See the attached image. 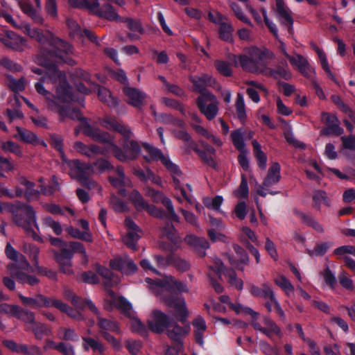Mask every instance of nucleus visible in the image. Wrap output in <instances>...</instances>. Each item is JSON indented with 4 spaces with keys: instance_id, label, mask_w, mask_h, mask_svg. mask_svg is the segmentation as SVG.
Masks as SVG:
<instances>
[{
    "instance_id": "obj_1",
    "label": "nucleus",
    "mask_w": 355,
    "mask_h": 355,
    "mask_svg": "<svg viewBox=\"0 0 355 355\" xmlns=\"http://www.w3.org/2000/svg\"><path fill=\"white\" fill-rule=\"evenodd\" d=\"M146 281L151 285H155L162 292V300L167 306L177 309L180 321H185L186 318L189 316V311L187 308L185 300L181 295V293L189 292L187 284L177 280H153L148 277L146 278Z\"/></svg>"
},
{
    "instance_id": "obj_2",
    "label": "nucleus",
    "mask_w": 355,
    "mask_h": 355,
    "mask_svg": "<svg viewBox=\"0 0 355 355\" xmlns=\"http://www.w3.org/2000/svg\"><path fill=\"white\" fill-rule=\"evenodd\" d=\"M273 58L274 54L270 51L252 46L248 49L246 54L234 55L233 62L236 65H240L245 71L263 75L268 65L267 60Z\"/></svg>"
},
{
    "instance_id": "obj_3",
    "label": "nucleus",
    "mask_w": 355,
    "mask_h": 355,
    "mask_svg": "<svg viewBox=\"0 0 355 355\" xmlns=\"http://www.w3.org/2000/svg\"><path fill=\"white\" fill-rule=\"evenodd\" d=\"M69 248H62L61 250L52 251L53 258L58 263L60 272L71 275L74 271L72 269V259L75 253L85 254L86 249L84 245L78 241L68 242Z\"/></svg>"
},
{
    "instance_id": "obj_4",
    "label": "nucleus",
    "mask_w": 355,
    "mask_h": 355,
    "mask_svg": "<svg viewBox=\"0 0 355 355\" xmlns=\"http://www.w3.org/2000/svg\"><path fill=\"white\" fill-rule=\"evenodd\" d=\"M43 55L55 59L58 62L66 63L70 66L76 64V62L68 57L73 54V46L68 42L62 40L55 35L51 36L47 49H44Z\"/></svg>"
},
{
    "instance_id": "obj_5",
    "label": "nucleus",
    "mask_w": 355,
    "mask_h": 355,
    "mask_svg": "<svg viewBox=\"0 0 355 355\" xmlns=\"http://www.w3.org/2000/svg\"><path fill=\"white\" fill-rule=\"evenodd\" d=\"M60 119L64 117H69L73 119L77 117L78 120L81 122V129L83 132L86 136L90 137L93 141H97L103 144H110V150L112 151V144H114L112 141V137L107 132L102 131L98 127L90 125L85 117L81 116L78 117V115L80 114L81 112H59Z\"/></svg>"
},
{
    "instance_id": "obj_6",
    "label": "nucleus",
    "mask_w": 355,
    "mask_h": 355,
    "mask_svg": "<svg viewBox=\"0 0 355 355\" xmlns=\"http://www.w3.org/2000/svg\"><path fill=\"white\" fill-rule=\"evenodd\" d=\"M10 277H4L2 279L3 285L10 291L15 289V279L21 284H28L33 286L40 283V279L35 276L28 275L24 271L19 270L17 263H11L7 266Z\"/></svg>"
},
{
    "instance_id": "obj_7",
    "label": "nucleus",
    "mask_w": 355,
    "mask_h": 355,
    "mask_svg": "<svg viewBox=\"0 0 355 355\" xmlns=\"http://www.w3.org/2000/svg\"><path fill=\"white\" fill-rule=\"evenodd\" d=\"M174 310L175 311L172 313L174 318L170 326L172 329H167V336L173 342L177 344L178 348H182L183 340L189 333L191 326L190 323L187 322L188 316L186 318L185 321L182 322L179 318L178 310Z\"/></svg>"
},
{
    "instance_id": "obj_8",
    "label": "nucleus",
    "mask_w": 355,
    "mask_h": 355,
    "mask_svg": "<svg viewBox=\"0 0 355 355\" xmlns=\"http://www.w3.org/2000/svg\"><path fill=\"white\" fill-rule=\"evenodd\" d=\"M8 211L12 216L13 223L17 225L21 224V220L26 217L34 218V209L32 206L16 201L12 202H2L0 204V212Z\"/></svg>"
},
{
    "instance_id": "obj_9",
    "label": "nucleus",
    "mask_w": 355,
    "mask_h": 355,
    "mask_svg": "<svg viewBox=\"0 0 355 355\" xmlns=\"http://www.w3.org/2000/svg\"><path fill=\"white\" fill-rule=\"evenodd\" d=\"M112 153L121 162L136 159L141 153V147L135 140L126 139L122 144V148L112 144Z\"/></svg>"
},
{
    "instance_id": "obj_10",
    "label": "nucleus",
    "mask_w": 355,
    "mask_h": 355,
    "mask_svg": "<svg viewBox=\"0 0 355 355\" xmlns=\"http://www.w3.org/2000/svg\"><path fill=\"white\" fill-rule=\"evenodd\" d=\"M142 146L149 153L151 159L154 161H160L170 173L176 175H181L182 173L179 167L175 164L173 163L168 157H165L160 149L154 147L148 143H143Z\"/></svg>"
},
{
    "instance_id": "obj_11",
    "label": "nucleus",
    "mask_w": 355,
    "mask_h": 355,
    "mask_svg": "<svg viewBox=\"0 0 355 355\" xmlns=\"http://www.w3.org/2000/svg\"><path fill=\"white\" fill-rule=\"evenodd\" d=\"M173 318L169 317L160 310H154L152 313V320L147 322L148 329L156 334H162L170 328Z\"/></svg>"
},
{
    "instance_id": "obj_12",
    "label": "nucleus",
    "mask_w": 355,
    "mask_h": 355,
    "mask_svg": "<svg viewBox=\"0 0 355 355\" xmlns=\"http://www.w3.org/2000/svg\"><path fill=\"white\" fill-rule=\"evenodd\" d=\"M231 139L236 149L240 151V154L238 156L239 164L245 171H248L250 168L249 160L246 155L245 144L241 130H236L232 131Z\"/></svg>"
},
{
    "instance_id": "obj_13",
    "label": "nucleus",
    "mask_w": 355,
    "mask_h": 355,
    "mask_svg": "<svg viewBox=\"0 0 355 355\" xmlns=\"http://www.w3.org/2000/svg\"><path fill=\"white\" fill-rule=\"evenodd\" d=\"M24 28L26 33L40 44V53L44 55V49H47L51 42V36L55 35L50 31H44L40 28H31L30 25H26Z\"/></svg>"
},
{
    "instance_id": "obj_14",
    "label": "nucleus",
    "mask_w": 355,
    "mask_h": 355,
    "mask_svg": "<svg viewBox=\"0 0 355 355\" xmlns=\"http://www.w3.org/2000/svg\"><path fill=\"white\" fill-rule=\"evenodd\" d=\"M275 7L274 8L275 12L276 14L277 17L280 21L282 25H284L287 27L288 31L289 33H293V19L291 14V10L286 6L284 0H275Z\"/></svg>"
},
{
    "instance_id": "obj_15",
    "label": "nucleus",
    "mask_w": 355,
    "mask_h": 355,
    "mask_svg": "<svg viewBox=\"0 0 355 355\" xmlns=\"http://www.w3.org/2000/svg\"><path fill=\"white\" fill-rule=\"evenodd\" d=\"M92 13L108 21H119L121 17L116 12L115 8L109 3H105L100 8V3L98 1L92 2Z\"/></svg>"
},
{
    "instance_id": "obj_16",
    "label": "nucleus",
    "mask_w": 355,
    "mask_h": 355,
    "mask_svg": "<svg viewBox=\"0 0 355 355\" xmlns=\"http://www.w3.org/2000/svg\"><path fill=\"white\" fill-rule=\"evenodd\" d=\"M0 42L6 47L16 51H22L26 46V40L11 31L1 36Z\"/></svg>"
},
{
    "instance_id": "obj_17",
    "label": "nucleus",
    "mask_w": 355,
    "mask_h": 355,
    "mask_svg": "<svg viewBox=\"0 0 355 355\" xmlns=\"http://www.w3.org/2000/svg\"><path fill=\"white\" fill-rule=\"evenodd\" d=\"M189 80L193 84V91L202 94L207 93L206 88L212 87L216 84V80L207 73L199 76H191Z\"/></svg>"
},
{
    "instance_id": "obj_18",
    "label": "nucleus",
    "mask_w": 355,
    "mask_h": 355,
    "mask_svg": "<svg viewBox=\"0 0 355 355\" xmlns=\"http://www.w3.org/2000/svg\"><path fill=\"white\" fill-rule=\"evenodd\" d=\"M122 92L127 98L128 103L137 108H140L142 106L146 98V94L137 88L131 87L128 85L123 86Z\"/></svg>"
},
{
    "instance_id": "obj_19",
    "label": "nucleus",
    "mask_w": 355,
    "mask_h": 355,
    "mask_svg": "<svg viewBox=\"0 0 355 355\" xmlns=\"http://www.w3.org/2000/svg\"><path fill=\"white\" fill-rule=\"evenodd\" d=\"M184 240L187 245L193 248L200 257L206 256L205 250L209 248V243L205 238L199 237L194 234H188Z\"/></svg>"
},
{
    "instance_id": "obj_20",
    "label": "nucleus",
    "mask_w": 355,
    "mask_h": 355,
    "mask_svg": "<svg viewBox=\"0 0 355 355\" xmlns=\"http://www.w3.org/2000/svg\"><path fill=\"white\" fill-rule=\"evenodd\" d=\"M69 166L72 171H76L78 180H87L90 173H93V165L89 163L81 162L79 159H72L69 163Z\"/></svg>"
},
{
    "instance_id": "obj_21",
    "label": "nucleus",
    "mask_w": 355,
    "mask_h": 355,
    "mask_svg": "<svg viewBox=\"0 0 355 355\" xmlns=\"http://www.w3.org/2000/svg\"><path fill=\"white\" fill-rule=\"evenodd\" d=\"M102 125L110 130L120 133L123 137V141L130 139L132 137V132L128 125L122 124L112 118L105 117L103 119Z\"/></svg>"
},
{
    "instance_id": "obj_22",
    "label": "nucleus",
    "mask_w": 355,
    "mask_h": 355,
    "mask_svg": "<svg viewBox=\"0 0 355 355\" xmlns=\"http://www.w3.org/2000/svg\"><path fill=\"white\" fill-rule=\"evenodd\" d=\"M94 314L96 315L97 326L101 335L103 334V331L112 332L116 334H121V328L117 321L101 317L99 311L98 313Z\"/></svg>"
},
{
    "instance_id": "obj_23",
    "label": "nucleus",
    "mask_w": 355,
    "mask_h": 355,
    "mask_svg": "<svg viewBox=\"0 0 355 355\" xmlns=\"http://www.w3.org/2000/svg\"><path fill=\"white\" fill-rule=\"evenodd\" d=\"M56 94L61 101L73 105L71 107L72 111H80V110L85 107L84 98L82 96L76 97L75 94H72L64 87L62 92H60V89H57Z\"/></svg>"
},
{
    "instance_id": "obj_24",
    "label": "nucleus",
    "mask_w": 355,
    "mask_h": 355,
    "mask_svg": "<svg viewBox=\"0 0 355 355\" xmlns=\"http://www.w3.org/2000/svg\"><path fill=\"white\" fill-rule=\"evenodd\" d=\"M200 111H218V102L211 92L202 93L196 100Z\"/></svg>"
},
{
    "instance_id": "obj_25",
    "label": "nucleus",
    "mask_w": 355,
    "mask_h": 355,
    "mask_svg": "<svg viewBox=\"0 0 355 355\" xmlns=\"http://www.w3.org/2000/svg\"><path fill=\"white\" fill-rule=\"evenodd\" d=\"M22 12L28 15L35 23L42 25L44 19L40 12L33 7L30 0H17Z\"/></svg>"
},
{
    "instance_id": "obj_26",
    "label": "nucleus",
    "mask_w": 355,
    "mask_h": 355,
    "mask_svg": "<svg viewBox=\"0 0 355 355\" xmlns=\"http://www.w3.org/2000/svg\"><path fill=\"white\" fill-rule=\"evenodd\" d=\"M109 295L114 299V301H108L109 305H105V309L109 310L112 305H114L118 309L126 315H130V311L132 309V306L131 303L123 296H120L116 299V295L112 290L108 291Z\"/></svg>"
},
{
    "instance_id": "obj_27",
    "label": "nucleus",
    "mask_w": 355,
    "mask_h": 355,
    "mask_svg": "<svg viewBox=\"0 0 355 355\" xmlns=\"http://www.w3.org/2000/svg\"><path fill=\"white\" fill-rule=\"evenodd\" d=\"M32 225H33L36 229H39L38 224L37 223V217L36 212L34 210V218H28V216H26L22 220L21 224L17 225L18 227H22L24 231L30 234L33 239L39 243H44L43 239L32 228Z\"/></svg>"
},
{
    "instance_id": "obj_28",
    "label": "nucleus",
    "mask_w": 355,
    "mask_h": 355,
    "mask_svg": "<svg viewBox=\"0 0 355 355\" xmlns=\"http://www.w3.org/2000/svg\"><path fill=\"white\" fill-rule=\"evenodd\" d=\"M261 288L254 285L250 284L249 292L254 297H260L264 300H274L275 294L268 283H263Z\"/></svg>"
},
{
    "instance_id": "obj_29",
    "label": "nucleus",
    "mask_w": 355,
    "mask_h": 355,
    "mask_svg": "<svg viewBox=\"0 0 355 355\" xmlns=\"http://www.w3.org/2000/svg\"><path fill=\"white\" fill-rule=\"evenodd\" d=\"M216 15L218 17V34L219 38L223 41L232 42L233 41L232 33L234 28L230 23H227L223 21L226 17L217 12Z\"/></svg>"
},
{
    "instance_id": "obj_30",
    "label": "nucleus",
    "mask_w": 355,
    "mask_h": 355,
    "mask_svg": "<svg viewBox=\"0 0 355 355\" xmlns=\"http://www.w3.org/2000/svg\"><path fill=\"white\" fill-rule=\"evenodd\" d=\"M288 60L302 75L306 77L310 76V73L312 71V69L309 65L308 60L302 55L295 54V55H291Z\"/></svg>"
},
{
    "instance_id": "obj_31",
    "label": "nucleus",
    "mask_w": 355,
    "mask_h": 355,
    "mask_svg": "<svg viewBox=\"0 0 355 355\" xmlns=\"http://www.w3.org/2000/svg\"><path fill=\"white\" fill-rule=\"evenodd\" d=\"M16 134L14 137L16 139L25 144H30L35 146L38 143V137L32 131L19 126L16 127Z\"/></svg>"
},
{
    "instance_id": "obj_32",
    "label": "nucleus",
    "mask_w": 355,
    "mask_h": 355,
    "mask_svg": "<svg viewBox=\"0 0 355 355\" xmlns=\"http://www.w3.org/2000/svg\"><path fill=\"white\" fill-rule=\"evenodd\" d=\"M280 170L279 164L277 162L273 163L268 168L267 175L263 182V185L266 187H270L277 184L281 180Z\"/></svg>"
},
{
    "instance_id": "obj_33",
    "label": "nucleus",
    "mask_w": 355,
    "mask_h": 355,
    "mask_svg": "<svg viewBox=\"0 0 355 355\" xmlns=\"http://www.w3.org/2000/svg\"><path fill=\"white\" fill-rule=\"evenodd\" d=\"M19 183L25 187L24 197L28 201L39 198L40 191L35 189V184L33 182H31L22 176L19 178Z\"/></svg>"
},
{
    "instance_id": "obj_34",
    "label": "nucleus",
    "mask_w": 355,
    "mask_h": 355,
    "mask_svg": "<svg viewBox=\"0 0 355 355\" xmlns=\"http://www.w3.org/2000/svg\"><path fill=\"white\" fill-rule=\"evenodd\" d=\"M313 208L318 211L321 209V205L323 204L327 207L331 206V200L328 197L327 193L324 190H315L312 196Z\"/></svg>"
},
{
    "instance_id": "obj_35",
    "label": "nucleus",
    "mask_w": 355,
    "mask_h": 355,
    "mask_svg": "<svg viewBox=\"0 0 355 355\" xmlns=\"http://www.w3.org/2000/svg\"><path fill=\"white\" fill-rule=\"evenodd\" d=\"M128 199L138 212L144 211L148 204L140 192L137 189H134L128 195Z\"/></svg>"
},
{
    "instance_id": "obj_36",
    "label": "nucleus",
    "mask_w": 355,
    "mask_h": 355,
    "mask_svg": "<svg viewBox=\"0 0 355 355\" xmlns=\"http://www.w3.org/2000/svg\"><path fill=\"white\" fill-rule=\"evenodd\" d=\"M94 270L104 279V286L106 288H111L113 286L114 273L107 267L96 263L93 266Z\"/></svg>"
},
{
    "instance_id": "obj_37",
    "label": "nucleus",
    "mask_w": 355,
    "mask_h": 355,
    "mask_svg": "<svg viewBox=\"0 0 355 355\" xmlns=\"http://www.w3.org/2000/svg\"><path fill=\"white\" fill-rule=\"evenodd\" d=\"M294 213L301 219L303 223L306 224L309 227H312L316 232L320 233L324 232L322 226L311 215H308L299 210H295Z\"/></svg>"
},
{
    "instance_id": "obj_38",
    "label": "nucleus",
    "mask_w": 355,
    "mask_h": 355,
    "mask_svg": "<svg viewBox=\"0 0 355 355\" xmlns=\"http://www.w3.org/2000/svg\"><path fill=\"white\" fill-rule=\"evenodd\" d=\"M163 234L174 245L180 243L181 240L178 230L171 221H166L162 228Z\"/></svg>"
},
{
    "instance_id": "obj_39",
    "label": "nucleus",
    "mask_w": 355,
    "mask_h": 355,
    "mask_svg": "<svg viewBox=\"0 0 355 355\" xmlns=\"http://www.w3.org/2000/svg\"><path fill=\"white\" fill-rule=\"evenodd\" d=\"M153 113L164 124L172 125L179 128H182L184 125V122L182 119L173 116L171 113L162 112L160 115H158L157 112Z\"/></svg>"
},
{
    "instance_id": "obj_40",
    "label": "nucleus",
    "mask_w": 355,
    "mask_h": 355,
    "mask_svg": "<svg viewBox=\"0 0 355 355\" xmlns=\"http://www.w3.org/2000/svg\"><path fill=\"white\" fill-rule=\"evenodd\" d=\"M263 75L267 77H272L275 79L282 78L288 80L291 78V73L281 67H277L275 69H273L268 67L267 65Z\"/></svg>"
},
{
    "instance_id": "obj_41",
    "label": "nucleus",
    "mask_w": 355,
    "mask_h": 355,
    "mask_svg": "<svg viewBox=\"0 0 355 355\" xmlns=\"http://www.w3.org/2000/svg\"><path fill=\"white\" fill-rule=\"evenodd\" d=\"M71 302L77 309L84 310L87 306L93 313H98V309L89 298L83 299L81 297L76 295Z\"/></svg>"
},
{
    "instance_id": "obj_42",
    "label": "nucleus",
    "mask_w": 355,
    "mask_h": 355,
    "mask_svg": "<svg viewBox=\"0 0 355 355\" xmlns=\"http://www.w3.org/2000/svg\"><path fill=\"white\" fill-rule=\"evenodd\" d=\"M94 86L98 89V96L101 101L109 107H114L117 104V101L112 97L111 92L107 88L98 85H94Z\"/></svg>"
},
{
    "instance_id": "obj_43",
    "label": "nucleus",
    "mask_w": 355,
    "mask_h": 355,
    "mask_svg": "<svg viewBox=\"0 0 355 355\" xmlns=\"http://www.w3.org/2000/svg\"><path fill=\"white\" fill-rule=\"evenodd\" d=\"M264 324L266 326V330L268 331L266 335L268 338H269L273 342L275 341L273 338V334H275L279 338H282V334L281 329L277 326V324L270 318L266 317L264 318Z\"/></svg>"
},
{
    "instance_id": "obj_44",
    "label": "nucleus",
    "mask_w": 355,
    "mask_h": 355,
    "mask_svg": "<svg viewBox=\"0 0 355 355\" xmlns=\"http://www.w3.org/2000/svg\"><path fill=\"white\" fill-rule=\"evenodd\" d=\"M6 79L8 87L14 92H19L25 89L26 80L24 77L15 79L12 76L8 75Z\"/></svg>"
},
{
    "instance_id": "obj_45",
    "label": "nucleus",
    "mask_w": 355,
    "mask_h": 355,
    "mask_svg": "<svg viewBox=\"0 0 355 355\" xmlns=\"http://www.w3.org/2000/svg\"><path fill=\"white\" fill-rule=\"evenodd\" d=\"M254 148V156L257 161L259 167L261 169H265L266 167L267 157L262 151L261 146L257 140H253L252 142Z\"/></svg>"
},
{
    "instance_id": "obj_46",
    "label": "nucleus",
    "mask_w": 355,
    "mask_h": 355,
    "mask_svg": "<svg viewBox=\"0 0 355 355\" xmlns=\"http://www.w3.org/2000/svg\"><path fill=\"white\" fill-rule=\"evenodd\" d=\"M84 341L83 347L85 351H88L89 347L94 352H98L101 354H103L105 350V347L98 340L90 337H83Z\"/></svg>"
},
{
    "instance_id": "obj_47",
    "label": "nucleus",
    "mask_w": 355,
    "mask_h": 355,
    "mask_svg": "<svg viewBox=\"0 0 355 355\" xmlns=\"http://www.w3.org/2000/svg\"><path fill=\"white\" fill-rule=\"evenodd\" d=\"M50 145L59 152L62 160H64L65 155L63 149V138L61 135L52 133L49 135Z\"/></svg>"
},
{
    "instance_id": "obj_48",
    "label": "nucleus",
    "mask_w": 355,
    "mask_h": 355,
    "mask_svg": "<svg viewBox=\"0 0 355 355\" xmlns=\"http://www.w3.org/2000/svg\"><path fill=\"white\" fill-rule=\"evenodd\" d=\"M17 312V314L15 315V318L18 320L31 325L35 323V315L33 311H31L28 309H24L19 306V309Z\"/></svg>"
},
{
    "instance_id": "obj_49",
    "label": "nucleus",
    "mask_w": 355,
    "mask_h": 355,
    "mask_svg": "<svg viewBox=\"0 0 355 355\" xmlns=\"http://www.w3.org/2000/svg\"><path fill=\"white\" fill-rule=\"evenodd\" d=\"M32 331L37 339L41 340L44 336L51 334V329L45 324L36 322L32 324Z\"/></svg>"
},
{
    "instance_id": "obj_50",
    "label": "nucleus",
    "mask_w": 355,
    "mask_h": 355,
    "mask_svg": "<svg viewBox=\"0 0 355 355\" xmlns=\"http://www.w3.org/2000/svg\"><path fill=\"white\" fill-rule=\"evenodd\" d=\"M175 137L183 141L187 150H193L198 144L192 139L191 135L185 130H180L175 132Z\"/></svg>"
},
{
    "instance_id": "obj_51",
    "label": "nucleus",
    "mask_w": 355,
    "mask_h": 355,
    "mask_svg": "<svg viewBox=\"0 0 355 355\" xmlns=\"http://www.w3.org/2000/svg\"><path fill=\"white\" fill-rule=\"evenodd\" d=\"M139 232L128 231L123 238V243L130 249L136 251L137 250V244L140 239Z\"/></svg>"
},
{
    "instance_id": "obj_52",
    "label": "nucleus",
    "mask_w": 355,
    "mask_h": 355,
    "mask_svg": "<svg viewBox=\"0 0 355 355\" xmlns=\"http://www.w3.org/2000/svg\"><path fill=\"white\" fill-rule=\"evenodd\" d=\"M46 75L53 82L66 81L65 73L59 70L54 64L49 66L46 71Z\"/></svg>"
},
{
    "instance_id": "obj_53",
    "label": "nucleus",
    "mask_w": 355,
    "mask_h": 355,
    "mask_svg": "<svg viewBox=\"0 0 355 355\" xmlns=\"http://www.w3.org/2000/svg\"><path fill=\"white\" fill-rule=\"evenodd\" d=\"M119 21L126 24L127 27L132 31H137L141 34L144 33V30L139 20L130 17H121Z\"/></svg>"
},
{
    "instance_id": "obj_54",
    "label": "nucleus",
    "mask_w": 355,
    "mask_h": 355,
    "mask_svg": "<svg viewBox=\"0 0 355 355\" xmlns=\"http://www.w3.org/2000/svg\"><path fill=\"white\" fill-rule=\"evenodd\" d=\"M18 297L21 301L22 304L26 306H28L35 309L41 308L40 298L38 297V294H37L35 297H29L19 293L18 294Z\"/></svg>"
},
{
    "instance_id": "obj_55",
    "label": "nucleus",
    "mask_w": 355,
    "mask_h": 355,
    "mask_svg": "<svg viewBox=\"0 0 355 355\" xmlns=\"http://www.w3.org/2000/svg\"><path fill=\"white\" fill-rule=\"evenodd\" d=\"M38 297L40 298V304L42 307H55L60 310L63 302L60 300L55 298H50L44 295L38 294Z\"/></svg>"
},
{
    "instance_id": "obj_56",
    "label": "nucleus",
    "mask_w": 355,
    "mask_h": 355,
    "mask_svg": "<svg viewBox=\"0 0 355 355\" xmlns=\"http://www.w3.org/2000/svg\"><path fill=\"white\" fill-rule=\"evenodd\" d=\"M77 280L88 284H98L99 283V279L97 275L92 270L83 272Z\"/></svg>"
},
{
    "instance_id": "obj_57",
    "label": "nucleus",
    "mask_w": 355,
    "mask_h": 355,
    "mask_svg": "<svg viewBox=\"0 0 355 355\" xmlns=\"http://www.w3.org/2000/svg\"><path fill=\"white\" fill-rule=\"evenodd\" d=\"M234 195L239 198H247L249 195L248 180L244 174L241 175V181L239 188L234 191Z\"/></svg>"
},
{
    "instance_id": "obj_58",
    "label": "nucleus",
    "mask_w": 355,
    "mask_h": 355,
    "mask_svg": "<svg viewBox=\"0 0 355 355\" xmlns=\"http://www.w3.org/2000/svg\"><path fill=\"white\" fill-rule=\"evenodd\" d=\"M132 332L139 334L146 338L148 335V330L146 325L138 318L135 319L131 323Z\"/></svg>"
},
{
    "instance_id": "obj_59",
    "label": "nucleus",
    "mask_w": 355,
    "mask_h": 355,
    "mask_svg": "<svg viewBox=\"0 0 355 355\" xmlns=\"http://www.w3.org/2000/svg\"><path fill=\"white\" fill-rule=\"evenodd\" d=\"M344 132V130L340 126V124H331L324 127L321 131V135L340 136Z\"/></svg>"
},
{
    "instance_id": "obj_60",
    "label": "nucleus",
    "mask_w": 355,
    "mask_h": 355,
    "mask_svg": "<svg viewBox=\"0 0 355 355\" xmlns=\"http://www.w3.org/2000/svg\"><path fill=\"white\" fill-rule=\"evenodd\" d=\"M275 283L280 287L285 293L288 295V293L294 291V286L291 282L284 276L279 275V277L275 279Z\"/></svg>"
},
{
    "instance_id": "obj_61",
    "label": "nucleus",
    "mask_w": 355,
    "mask_h": 355,
    "mask_svg": "<svg viewBox=\"0 0 355 355\" xmlns=\"http://www.w3.org/2000/svg\"><path fill=\"white\" fill-rule=\"evenodd\" d=\"M62 313H66L69 317L80 320L83 318V315L76 309L63 302L60 310Z\"/></svg>"
},
{
    "instance_id": "obj_62",
    "label": "nucleus",
    "mask_w": 355,
    "mask_h": 355,
    "mask_svg": "<svg viewBox=\"0 0 355 355\" xmlns=\"http://www.w3.org/2000/svg\"><path fill=\"white\" fill-rule=\"evenodd\" d=\"M321 275L323 276L326 284L331 288H334L336 285L337 280L335 275L332 272L328 266H327L323 272H321Z\"/></svg>"
},
{
    "instance_id": "obj_63",
    "label": "nucleus",
    "mask_w": 355,
    "mask_h": 355,
    "mask_svg": "<svg viewBox=\"0 0 355 355\" xmlns=\"http://www.w3.org/2000/svg\"><path fill=\"white\" fill-rule=\"evenodd\" d=\"M59 331L62 334V338L64 340L77 342L80 339L79 335L73 329L61 327Z\"/></svg>"
},
{
    "instance_id": "obj_64",
    "label": "nucleus",
    "mask_w": 355,
    "mask_h": 355,
    "mask_svg": "<svg viewBox=\"0 0 355 355\" xmlns=\"http://www.w3.org/2000/svg\"><path fill=\"white\" fill-rule=\"evenodd\" d=\"M110 202L116 212H123L126 210L125 203L114 194L111 196Z\"/></svg>"
}]
</instances>
